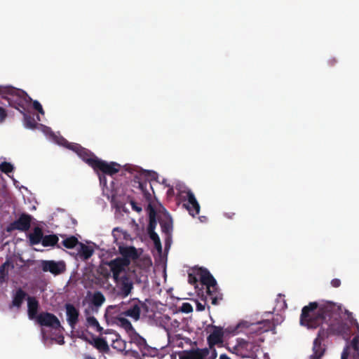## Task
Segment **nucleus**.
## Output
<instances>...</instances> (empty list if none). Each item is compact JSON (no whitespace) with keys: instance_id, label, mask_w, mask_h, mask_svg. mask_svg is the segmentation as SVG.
<instances>
[{"instance_id":"4be33fe9","label":"nucleus","mask_w":359,"mask_h":359,"mask_svg":"<svg viewBox=\"0 0 359 359\" xmlns=\"http://www.w3.org/2000/svg\"><path fill=\"white\" fill-rule=\"evenodd\" d=\"M119 252L121 255L123 257L122 259H135L138 257L137 250L135 247H124L119 246Z\"/></svg>"},{"instance_id":"b1692460","label":"nucleus","mask_w":359,"mask_h":359,"mask_svg":"<svg viewBox=\"0 0 359 359\" xmlns=\"http://www.w3.org/2000/svg\"><path fill=\"white\" fill-rule=\"evenodd\" d=\"M90 343L100 352H107L109 349L107 341L103 338L97 337Z\"/></svg>"},{"instance_id":"bb28decb","label":"nucleus","mask_w":359,"mask_h":359,"mask_svg":"<svg viewBox=\"0 0 359 359\" xmlns=\"http://www.w3.org/2000/svg\"><path fill=\"white\" fill-rule=\"evenodd\" d=\"M112 236L114 238V241L118 244L119 239H127L128 234L126 231H123L119 227H116L112 231Z\"/></svg>"},{"instance_id":"5fc2aeb1","label":"nucleus","mask_w":359,"mask_h":359,"mask_svg":"<svg viewBox=\"0 0 359 359\" xmlns=\"http://www.w3.org/2000/svg\"><path fill=\"white\" fill-rule=\"evenodd\" d=\"M328 62L331 66H333L337 63V60L335 58H332L329 60Z\"/></svg>"},{"instance_id":"e433bc0d","label":"nucleus","mask_w":359,"mask_h":359,"mask_svg":"<svg viewBox=\"0 0 359 359\" xmlns=\"http://www.w3.org/2000/svg\"><path fill=\"white\" fill-rule=\"evenodd\" d=\"M31 103L32 104V107L34 109H35L36 111H37L39 114H41L42 115L44 114V113H45L44 110L39 101L32 100Z\"/></svg>"},{"instance_id":"f257e3e1","label":"nucleus","mask_w":359,"mask_h":359,"mask_svg":"<svg viewBox=\"0 0 359 359\" xmlns=\"http://www.w3.org/2000/svg\"><path fill=\"white\" fill-rule=\"evenodd\" d=\"M339 306L332 302L318 304L310 302L302 309L300 324L309 329H316L318 327L327 325L325 330L330 334H348L349 326L344 322L338 320Z\"/></svg>"},{"instance_id":"f8f14e48","label":"nucleus","mask_w":359,"mask_h":359,"mask_svg":"<svg viewBox=\"0 0 359 359\" xmlns=\"http://www.w3.org/2000/svg\"><path fill=\"white\" fill-rule=\"evenodd\" d=\"M208 348H192L189 350L184 351L179 355V359H205L210 354Z\"/></svg>"},{"instance_id":"f03ea898","label":"nucleus","mask_w":359,"mask_h":359,"mask_svg":"<svg viewBox=\"0 0 359 359\" xmlns=\"http://www.w3.org/2000/svg\"><path fill=\"white\" fill-rule=\"evenodd\" d=\"M0 97L20 113L26 111L27 107L32 102V98L25 91L11 86L0 85Z\"/></svg>"},{"instance_id":"20e7f679","label":"nucleus","mask_w":359,"mask_h":359,"mask_svg":"<svg viewBox=\"0 0 359 359\" xmlns=\"http://www.w3.org/2000/svg\"><path fill=\"white\" fill-rule=\"evenodd\" d=\"M140 300L138 298H133L128 301V309L121 315L130 318L133 321L137 322L141 318V313L143 311L147 313L149 311V306L146 302Z\"/></svg>"},{"instance_id":"4c0bfd02","label":"nucleus","mask_w":359,"mask_h":359,"mask_svg":"<svg viewBox=\"0 0 359 359\" xmlns=\"http://www.w3.org/2000/svg\"><path fill=\"white\" fill-rule=\"evenodd\" d=\"M180 311L182 313H189L193 311V307L189 303L185 302L182 304Z\"/></svg>"},{"instance_id":"c85d7f7f","label":"nucleus","mask_w":359,"mask_h":359,"mask_svg":"<svg viewBox=\"0 0 359 359\" xmlns=\"http://www.w3.org/2000/svg\"><path fill=\"white\" fill-rule=\"evenodd\" d=\"M21 114H23V116H24L25 126L27 128H30V129L35 128L37 123H36L35 119L34 118V117L32 116H31L30 114H27L26 111H25L24 113H21Z\"/></svg>"},{"instance_id":"8fccbe9b","label":"nucleus","mask_w":359,"mask_h":359,"mask_svg":"<svg viewBox=\"0 0 359 359\" xmlns=\"http://www.w3.org/2000/svg\"><path fill=\"white\" fill-rule=\"evenodd\" d=\"M205 309V305L203 304L201 302H197L196 303V310L198 311H202Z\"/></svg>"},{"instance_id":"6e6d98bb","label":"nucleus","mask_w":359,"mask_h":359,"mask_svg":"<svg viewBox=\"0 0 359 359\" xmlns=\"http://www.w3.org/2000/svg\"><path fill=\"white\" fill-rule=\"evenodd\" d=\"M83 359H96L94 357H92L89 355H87V354H84L83 356Z\"/></svg>"},{"instance_id":"49530a36","label":"nucleus","mask_w":359,"mask_h":359,"mask_svg":"<svg viewBox=\"0 0 359 359\" xmlns=\"http://www.w3.org/2000/svg\"><path fill=\"white\" fill-rule=\"evenodd\" d=\"M331 285L334 287H339L341 285V280L338 278H334L331 280Z\"/></svg>"},{"instance_id":"423d86ee","label":"nucleus","mask_w":359,"mask_h":359,"mask_svg":"<svg viewBox=\"0 0 359 359\" xmlns=\"http://www.w3.org/2000/svg\"><path fill=\"white\" fill-rule=\"evenodd\" d=\"M327 337L328 332L325 330V327H321L318 332L316 338L313 340L312 347L313 354L311 357L314 359H320L323 356L325 352V348L323 342Z\"/></svg>"},{"instance_id":"f3484780","label":"nucleus","mask_w":359,"mask_h":359,"mask_svg":"<svg viewBox=\"0 0 359 359\" xmlns=\"http://www.w3.org/2000/svg\"><path fill=\"white\" fill-rule=\"evenodd\" d=\"M39 307V303L35 297H27V313L29 319H37Z\"/></svg>"},{"instance_id":"7ed1b4c3","label":"nucleus","mask_w":359,"mask_h":359,"mask_svg":"<svg viewBox=\"0 0 359 359\" xmlns=\"http://www.w3.org/2000/svg\"><path fill=\"white\" fill-rule=\"evenodd\" d=\"M196 274L200 279L201 285L206 287V298H209L212 305H217L222 299V294L219 292L215 278L205 268L196 269Z\"/></svg>"},{"instance_id":"9d476101","label":"nucleus","mask_w":359,"mask_h":359,"mask_svg":"<svg viewBox=\"0 0 359 359\" xmlns=\"http://www.w3.org/2000/svg\"><path fill=\"white\" fill-rule=\"evenodd\" d=\"M41 268L44 272L49 271L52 274L57 276L65 271L66 265L63 261L45 260L41 262Z\"/></svg>"},{"instance_id":"09e8293b","label":"nucleus","mask_w":359,"mask_h":359,"mask_svg":"<svg viewBox=\"0 0 359 359\" xmlns=\"http://www.w3.org/2000/svg\"><path fill=\"white\" fill-rule=\"evenodd\" d=\"M154 244L155 248H156L158 250H159V251H161V249H162V245H161V240H160V239L157 240L156 241H154Z\"/></svg>"},{"instance_id":"3c124183","label":"nucleus","mask_w":359,"mask_h":359,"mask_svg":"<svg viewBox=\"0 0 359 359\" xmlns=\"http://www.w3.org/2000/svg\"><path fill=\"white\" fill-rule=\"evenodd\" d=\"M57 341L59 344H64L65 343V341H64V337L62 334H60L57 337Z\"/></svg>"},{"instance_id":"dca6fc26","label":"nucleus","mask_w":359,"mask_h":359,"mask_svg":"<svg viewBox=\"0 0 359 359\" xmlns=\"http://www.w3.org/2000/svg\"><path fill=\"white\" fill-rule=\"evenodd\" d=\"M67 320L72 329H74L79 321V311L72 304H65Z\"/></svg>"},{"instance_id":"c03bdc74","label":"nucleus","mask_w":359,"mask_h":359,"mask_svg":"<svg viewBox=\"0 0 359 359\" xmlns=\"http://www.w3.org/2000/svg\"><path fill=\"white\" fill-rule=\"evenodd\" d=\"M148 234L149 236V238H151V240L153 242L156 241L157 240L160 239L158 235L155 232V231H148Z\"/></svg>"},{"instance_id":"ea45409f","label":"nucleus","mask_w":359,"mask_h":359,"mask_svg":"<svg viewBox=\"0 0 359 359\" xmlns=\"http://www.w3.org/2000/svg\"><path fill=\"white\" fill-rule=\"evenodd\" d=\"M142 173L145 177L150 178L151 180L156 179L157 177V173L154 171L143 170Z\"/></svg>"},{"instance_id":"bf43d9fd","label":"nucleus","mask_w":359,"mask_h":359,"mask_svg":"<svg viewBox=\"0 0 359 359\" xmlns=\"http://www.w3.org/2000/svg\"><path fill=\"white\" fill-rule=\"evenodd\" d=\"M6 263H4V264L1 266V269H0V271H3V270H4V266H5V265H6Z\"/></svg>"},{"instance_id":"6e6552de","label":"nucleus","mask_w":359,"mask_h":359,"mask_svg":"<svg viewBox=\"0 0 359 359\" xmlns=\"http://www.w3.org/2000/svg\"><path fill=\"white\" fill-rule=\"evenodd\" d=\"M32 217L27 213H22L18 219L11 222L6 226L7 232H12L15 230L26 231L29 230L31 226Z\"/></svg>"},{"instance_id":"de8ad7c7","label":"nucleus","mask_w":359,"mask_h":359,"mask_svg":"<svg viewBox=\"0 0 359 359\" xmlns=\"http://www.w3.org/2000/svg\"><path fill=\"white\" fill-rule=\"evenodd\" d=\"M348 347L346 346V348L343 351L341 356V359H348Z\"/></svg>"},{"instance_id":"58836bf2","label":"nucleus","mask_w":359,"mask_h":359,"mask_svg":"<svg viewBox=\"0 0 359 359\" xmlns=\"http://www.w3.org/2000/svg\"><path fill=\"white\" fill-rule=\"evenodd\" d=\"M351 346L355 351H359V336H355L351 341Z\"/></svg>"},{"instance_id":"864d4df0","label":"nucleus","mask_w":359,"mask_h":359,"mask_svg":"<svg viewBox=\"0 0 359 359\" xmlns=\"http://www.w3.org/2000/svg\"><path fill=\"white\" fill-rule=\"evenodd\" d=\"M351 325L352 326H355L356 327L358 332H359V324L357 322V320H354L353 322Z\"/></svg>"},{"instance_id":"79ce46f5","label":"nucleus","mask_w":359,"mask_h":359,"mask_svg":"<svg viewBox=\"0 0 359 359\" xmlns=\"http://www.w3.org/2000/svg\"><path fill=\"white\" fill-rule=\"evenodd\" d=\"M125 355H130L136 359H142L138 351L134 350L126 351Z\"/></svg>"},{"instance_id":"1a4fd4ad","label":"nucleus","mask_w":359,"mask_h":359,"mask_svg":"<svg viewBox=\"0 0 359 359\" xmlns=\"http://www.w3.org/2000/svg\"><path fill=\"white\" fill-rule=\"evenodd\" d=\"M185 196H182L183 201H187V203H184L183 206L188 210L189 213L195 217L200 212V205L198 203L194 194L191 190L183 191Z\"/></svg>"},{"instance_id":"603ef678","label":"nucleus","mask_w":359,"mask_h":359,"mask_svg":"<svg viewBox=\"0 0 359 359\" xmlns=\"http://www.w3.org/2000/svg\"><path fill=\"white\" fill-rule=\"evenodd\" d=\"M217 357L216 350L213 349L212 354L210 357H207L205 359H215Z\"/></svg>"},{"instance_id":"412c9836","label":"nucleus","mask_w":359,"mask_h":359,"mask_svg":"<svg viewBox=\"0 0 359 359\" xmlns=\"http://www.w3.org/2000/svg\"><path fill=\"white\" fill-rule=\"evenodd\" d=\"M78 255L82 260L88 259L93 254V249L82 243H79V248L77 249Z\"/></svg>"},{"instance_id":"c9c22d12","label":"nucleus","mask_w":359,"mask_h":359,"mask_svg":"<svg viewBox=\"0 0 359 359\" xmlns=\"http://www.w3.org/2000/svg\"><path fill=\"white\" fill-rule=\"evenodd\" d=\"M0 170L2 172L8 174L13 170V166L11 163L8 162H4L0 165Z\"/></svg>"},{"instance_id":"a211bd4d","label":"nucleus","mask_w":359,"mask_h":359,"mask_svg":"<svg viewBox=\"0 0 359 359\" xmlns=\"http://www.w3.org/2000/svg\"><path fill=\"white\" fill-rule=\"evenodd\" d=\"M213 328L212 332L207 338L210 348L222 341V328L217 326H213Z\"/></svg>"},{"instance_id":"393cba45","label":"nucleus","mask_w":359,"mask_h":359,"mask_svg":"<svg viewBox=\"0 0 359 359\" xmlns=\"http://www.w3.org/2000/svg\"><path fill=\"white\" fill-rule=\"evenodd\" d=\"M58 237L56 235L43 236L41 244L44 247L54 246L58 242Z\"/></svg>"},{"instance_id":"a878e982","label":"nucleus","mask_w":359,"mask_h":359,"mask_svg":"<svg viewBox=\"0 0 359 359\" xmlns=\"http://www.w3.org/2000/svg\"><path fill=\"white\" fill-rule=\"evenodd\" d=\"M111 346L118 351H123L126 348V342L121 339L119 335H116V338L112 340Z\"/></svg>"},{"instance_id":"39448f33","label":"nucleus","mask_w":359,"mask_h":359,"mask_svg":"<svg viewBox=\"0 0 359 359\" xmlns=\"http://www.w3.org/2000/svg\"><path fill=\"white\" fill-rule=\"evenodd\" d=\"M83 160L95 170H100L109 175L117 173L121 168V165L116 162L107 163L100 158H83Z\"/></svg>"},{"instance_id":"5701e85b","label":"nucleus","mask_w":359,"mask_h":359,"mask_svg":"<svg viewBox=\"0 0 359 359\" xmlns=\"http://www.w3.org/2000/svg\"><path fill=\"white\" fill-rule=\"evenodd\" d=\"M43 236V234L41 228L39 226L35 227L33 232L29 235L30 243L32 245H37L41 243Z\"/></svg>"},{"instance_id":"a19ab883","label":"nucleus","mask_w":359,"mask_h":359,"mask_svg":"<svg viewBox=\"0 0 359 359\" xmlns=\"http://www.w3.org/2000/svg\"><path fill=\"white\" fill-rule=\"evenodd\" d=\"M8 116V113L6 109L0 107V123H3Z\"/></svg>"},{"instance_id":"37998d69","label":"nucleus","mask_w":359,"mask_h":359,"mask_svg":"<svg viewBox=\"0 0 359 359\" xmlns=\"http://www.w3.org/2000/svg\"><path fill=\"white\" fill-rule=\"evenodd\" d=\"M130 205L133 210L136 211L137 212H140L142 210V207L138 205L136 202L134 201H130Z\"/></svg>"},{"instance_id":"13d9d810","label":"nucleus","mask_w":359,"mask_h":359,"mask_svg":"<svg viewBox=\"0 0 359 359\" xmlns=\"http://www.w3.org/2000/svg\"><path fill=\"white\" fill-rule=\"evenodd\" d=\"M353 357L355 358H359V351H358V352L355 351V353L353 355Z\"/></svg>"},{"instance_id":"4468645a","label":"nucleus","mask_w":359,"mask_h":359,"mask_svg":"<svg viewBox=\"0 0 359 359\" xmlns=\"http://www.w3.org/2000/svg\"><path fill=\"white\" fill-rule=\"evenodd\" d=\"M129 264L130 260L120 257L116 258L109 263V266L113 273V278L115 281H118L120 273L124 271L125 267L129 265Z\"/></svg>"},{"instance_id":"ddd939ff","label":"nucleus","mask_w":359,"mask_h":359,"mask_svg":"<svg viewBox=\"0 0 359 359\" xmlns=\"http://www.w3.org/2000/svg\"><path fill=\"white\" fill-rule=\"evenodd\" d=\"M129 335L130 336V343L135 344L138 347L143 356L151 355L152 353L155 352V350L148 346L145 339L137 334L136 331Z\"/></svg>"},{"instance_id":"0eeeda50","label":"nucleus","mask_w":359,"mask_h":359,"mask_svg":"<svg viewBox=\"0 0 359 359\" xmlns=\"http://www.w3.org/2000/svg\"><path fill=\"white\" fill-rule=\"evenodd\" d=\"M36 321L39 325L50 327L55 331H61V329H62L59 319L51 313H40Z\"/></svg>"},{"instance_id":"cd10ccee","label":"nucleus","mask_w":359,"mask_h":359,"mask_svg":"<svg viewBox=\"0 0 359 359\" xmlns=\"http://www.w3.org/2000/svg\"><path fill=\"white\" fill-rule=\"evenodd\" d=\"M104 301L105 297L101 292L97 291L94 292L91 299L92 304L94 306L99 307L104 302Z\"/></svg>"},{"instance_id":"4d7b16f0","label":"nucleus","mask_w":359,"mask_h":359,"mask_svg":"<svg viewBox=\"0 0 359 359\" xmlns=\"http://www.w3.org/2000/svg\"><path fill=\"white\" fill-rule=\"evenodd\" d=\"M219 359H231V358L226 354H222L219 356Z\"/></svg>"},{"instance_id":"c756f323","label":"nucleus","mask_w":359,"mask_h":359,"mask_svg":"<svg viewBox=\"0 0 359 359\" xmlns=\"http://www.w3.org/2000/svg\"><path fill=\"white\" fill-rule=\"evenodd\" d=\"M79 243L80 242L78 241V239L74 236L67 238L62 241V245L68 249L74 248L76 245H79Z\"/></svg>"},{"instance_id":"9b49d317","label":"nucleus","mask_w":359,"mask_h":359,"mask_svg":"<svg viewBox=\"0 0 359 359\" xmlns=\"http://www.w3.org/2000/svg\"><path fill=\"white\" fill-rule=\"evenodd\" d=\"M116 282L118 289V294L120 297L126 298L130 294L133 289V282L128 276H122L119 277L118 281Z\"/></svg>"},{"instance_id":"7c9ffc66","label":"nucleus","mask_w":359,"mask_h":359,"mask_svg":"<svg viewBox=\"0 0 359 359\" xmlns=\"http://www.w3.org/2000/svg\"><path fill=\"white\" fill-rule=\"evenodd\" d=\"M252 325H253V324H250L247 321H242L238 323L237 325L234 327L233 329L230 332H231L233 334H236L243 332V328H249Z\"/></svg>"},{"instance_id":"6ab92c4d","label":"nucleus","mask_w":359,"mask_h":359,"mask_svg":"<svg viewBox=\"0 0 359 359\" xmlns=\"http://www.w3.org/2000/svg\"><path fill=\"white\" fill-rule=\"evenodd\" d=\"M114 322L118 326L124 329L125 331L128 334H131L132 333L135 332V330L132 325L131 323L128 319L122 316H118L114 318Z\"/></svg>"},{"instance_id":"a18cd8bd","label":"nucleus","mask_w":359,"mask_h":359,"mask_svg":"<svg viewBox=\"0 0 359 359\" xmlns=\"http://www.w3.org/2000/svg\"><path fill=\"white\" fill-rule=\"evenodd\" d=\"M345 314L346 316V320L349 321L350 324H351L353 320H355L353 316V313L349 311L345 310Z\"/></svg>"},{"instance_id":"2f4dec72","label":"nucleus","mask_w":359,"mask_h":359,"mask_svg":"<svg viewBox=\"0 0 359 359\" xmlns=\"http://www.w3.org/2000/svg\"><path fill=\"white\" fill-rule=\"evenodd\" d=\"M87 323L89 326L95 327L96 330L101 332L103 328L100 325L97 320L94 316H89L86 318Z\"/></svg>"},{"instance_id":"473e14b6","label":"nucleus","mask_w":359,"mask_h":359,"mask_svg":"<svg viewBox=\"0 0 359 359\" xmlns=\"http://www.w3.org/2000/svg\"><path fill=\"white\" fill-rule=\"evenodd\" d=\"M162 231L166 234H170L172 230V223L171 220L163 221L160 223Z\"/></svg>"},{"instance_id":"2eb2a0df","label":"nucleus","mask_w":359,"mask_h":359,"mask_svg":"<svg viewBox=\"0 0 359 359\" xmlns=\"http://www.w3.org/2000/svg\"><path fill=\"white\" fill-rule=\"evenodd\" d=\"M61 144L75 152L79 157H97L89 149L83 147L78 143L69 142L67 140L62 139Z\"/></svg>"},{"instance_id":"f704fd0d","label":"nucleus","mask_w":359,"mask_h":359,"mask_svg":"<svg viewBox=\"0 0 359 359\" xmlns=\"http://www.w3.org/2000/svg\"><path fill=\"white\" fill-rule=\"evenodd\" d=\"M198 276L196 274V269H194V273H189L188 274V282L192 285H194L195 287L198 285Z\"/></svg>"},{"instance_id":"aec40b11","label":"nucleus","mask_w":359,"mask_h":359,"mask_svg":"<svg viewBox=\"0 0 359 359\" xmlns=\"http://www.w3.org/2000/svg\"><path fill=\"white\" fill-rule=\"evenodd\" d=\"M27 295V294L22 288H18L15 293L13 294L11 304L9 306L10 309L12 307L20 309L22 306V304Z\"/></svg>"},{"instance_id":"72a5a7b5","label":"nucleus","mask_w":359,"mask_h":359,"mask_svg":"<svg viewBox=\"0 0 359 359\" xmlns=\"http://www.w3.org/2000/svg\"><path fill=\"white\" fill-rule=\"evenodd\" d=\"M157 222L154 212L149 214V222L147 227V231H153L155 230Z\"/></svg>"}]
</instances>
